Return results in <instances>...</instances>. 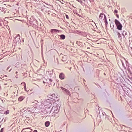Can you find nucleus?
<instances>
[{
  "mask_svg": "<svg viewBox=\"0 0 132 132\" xmlns=\"http://www.w3.org/2000/svg\"><path fill=\"white\" fill-rule=\"evenodd\" d=\"M86 37H87V38L88 39H88V37H87V36H86Z\"/></svg>",
  "mask_w": 132,
  "mask_h": 132,
  "instance_id": "nucleus-34",
  "label": "nucleus"
},
{
  "mask_svg": "<svg viewBox=\"0 0 132 132\" xmlns=\"http://www.w3.org/2000/svg\"><path fill=\"white\" fill-rule=\"evenodd\" d=\"M117 33L118 37L120 39L121 38V34H120L118 32H117Z\"/></svg>",
  "mask_w": 132,
  "mask_h": 132,
  "instance_id": "nucleus-16",
  "label": "nucleus"
},
{
  "mask_svg": "<svg viewBox=\"0 0 132 132\" xmlns=\"http://www.w3.org/2000/svg\"><path fill=\"white\" fill-rule=\"evenodd\" d=\"M116 16H117V17L118 18H119V15H118L117 14H116Z\"/></svg>",
  "mask_w": 132,
  "mask_h": 132,
  "instance_id": "nucleus-27",
  "label": "nucleus"
},
{
  "mask_svg": "<svg viewBox=\"0 0 132 132\" xmlns=\"http://www.w3.org/2000/svg\"><path fill=\"white\" fill-rule=\"evenodd\" d=\"M59 30L56 29H52L51 30V32L52 34H56V32H59Z\"/></svg>",
  "mask_w": 132,
  "mask_h": 132,
  "instance_id": "nucleus-5",
  "label": "nucleus"
},
{
  "mask_svg": "<svg viewBox=\"0 0 132 132\" xmlns=\"http://www.w3.org/2000/svg\"><path fill=\"white\" fill-rule=\"evenodd\" d=\"M5 76L6 77H7V76L6 75H5Z\"/></svg>",
  "mask_w": 132,
  "mask_h": 132,
  "instance_id": "nucleus-37",
  "label": "nucleus"
},
{
  "mask_svg": "<svg viewBox=\"0 0 132 132\" xmlns=\"http://www.w3.org/2000/svg\"><path fill=\"white\" fill-rule=\"evenodd\" d=\"M82 35L84 36H87L86 34L85 33H83L82 34Z\"/></svg>",
  "mask_w": 132,
  "mask_h": 132,
  "instance_id": "nucleus-18",
  "label": "nucleus"
},
{
  "mask_svg": "<svg viewBox=\"0 0 132 132\" xmlns=\"http://www.w3.org/2000/svg\"><path fill=\"white\" fill-rule=\"evenodd\" d=\"M84 0V1L85 2V0Z\"/></svg>",
  "mask_w": 132,
  "mask_h": 132,
  "instance_id": "nucleus-41",
  "label": "nucleus"
},
{
  "mask_svg": "<svg viewBox=\"0 0 132 132\" xmlns=\"http://www.w3.org/2000/svg\"><path fill=\"white\" fill-rule=\"evenodd\" d=\"M10 67V66H9V67H8L7 69V70Z\"/></svg>",
  "mask_w": 132,
  "mask_h": 132,
  "instance_id": "nucleus-30",
  "label": "nucleus"
},
{
  "mask_svg": "<svg viewBox=\"0 0 132 132\" xmlns=\"http://www.w3.org/2000/svg\"><path fill=\"white\" fill-rule=\"evenodd\" d=\"M67 85H65V87H66V86H67Z\"/></svg>",
  "mask_w": 132,
  "mask_h": 132,
  "instance_id": "nucleus-33",
  "label": "nucleus"
},
{
  "mask_svg": "<svg viewBox=\"0 0 132 132\" xmlns=\"http://www.w3.org/2000/svg\"><path fill=\"white\" fill-rule=\"evenodd\" d=\"M43 82H44V83H45V82H44V81H43Z\"/></svg>",
  "mask_w": 132,
  "mask_h": 132,
  "instance_id": "nucleus-42",
  "label": "nucleus"
},
{
  "mask_svg": "<svg viewBox=\"0 0 132 132\" xmlns=\"http://www.w3.org/2000/svg\"><path fill=\"white\" fill-rule=\"evenodd\" d=\"M62 60L63 62H65L67 60V57L64 55L62 56Z\"/></svg>",
  "mask_w": 132,
  "mask_h": 132,
  "instance_id": "nucleus-9",
  "label": "nucleus"
},
{
  "mask_svg": "<svg viewBox=\"0 0 132 132\" xmlns=\"http://www.w3.org/2000/svg\"><path fill=\"white\" fill-rule=\"evenodd\" d=\"M105 16H106L102 13H101L100 14L99 17V20L101 22L105 19Z\"/></svg>",
  "mask_w": 132,
  "mask_h": 132,
  "instance_id": "nucleus-3",
  "label": "nucleus"
},
{
  "mask_svg": "<svg viewBox=\"0 0 132 132\" xmlns=\"http://www.w3.org/2000/svg\"><path fill=\"white\" fill-rule=\"evenodd\" d=\"M0 10H1L2 11L3 10H4V8H3V7H2V8L0 7Z\"/></svg>",
  "mask_w": 132,
  "mask_h": 132,
  "instance_id": "nucleus-21",
  "label": "nucleus"
},
{
  "mask_svg": "<svg viewBox=\"0 0 132 132\" xmlns=\"http://www.w3.org/2000/svg\"><path fill=\"white\" fill-rule=\"evenodd\" d=\"M105 19L104 20V22H105V24L106 25L107 24H108V21L106 16H105Z\"/></svg>",
  "mask_w": 132,
  "mask_h": 132,
  "instance_id": "nucleus-13",
  "label": "nucleus"
},
{
  "mask_svg": "<svg viewBox=\"0 0 132 132\" xmlns=\"http://www.w3.org/2000/svg\"><path fill=\"white\" fill-rule=\"evenodd\" d=\"M77 1H78L80 3H81L82 2V1L81 0H77Z\"/></svg>",
  "mask_w": 132,
  "mask_h": 132,
  "instance_id": "nucleus-20",
  "label": "nucleus"
},
{
  "mask_svg": "<svg viewBox=\"0 0 132 132\" xmlns=\"http://www.w3.org/2000/svg\"><path fill=\"white\" fill-rule=\"evenodd\" d=\"M79 42L78 41H77L76 42V44H78V45L79 44Z\"/></svg>",
  "mask_w": 132,
  "mask_h": 132,
  "instance_id": "nucleus-26",
  "label": "nucleus"
},
{
  "mask_svg": "<svg viewBox=\"0 0 132 132\" xmlns=\"http://www.w3.org/2000/svg\"><path fill=\"white\" fill-rule=\"evenodd\" d=\"M17 76H16V78H17Z\"/></svg>",
  "mask_w": 132,
  "mask_h": 132,
  "instance_id": "nucleus-39",
  "label": "nucleus"
},
{
  "mask_svg": "<svg viewBox=\"0 0 132 132\" xmlns=\"http://www.w3.org/2000/svg\"><path fill=\"white\" fill-rule=\"evenodd\" d=\"M122 35L123 36V37H126L127 36V32L125 31H123Z\"/></svg>",
  "mask_w": 132,
  "mask_h": 132,
  "instance_id": "nucleus-7",
  "label": "nucleus"
},
{
  "mask_svg": "<svg viewBox=\"0 0 132 132\" xmlns=\"http://www.w3.org/2000/svg\"><path fill=\"white\" fill-rule=\"evenodd\" d=\"M71 67H70V70H71Z\"/></svg>",
  "mask_w": 132,
  "mask_h": 132,
  "instance_id": "nucleus-32",
  "label": "nucleus"
},
{
  "mask_svg": "<svg viewBox=\"0 0 132 132\" xmlns=\"http://www.w3.org/2000/svg\"><path fill=\"white\" fill-rule=\"evenodd\" d=\"M59 77L61 79H63L64 78V75L63 73H61L60 74Z\"/></svg>",
  "mask_w": 132,
  "mask_h": 132,
  "instance_id": "nucleus-6",
  "label": "nucleus"
},
{
  "mask_svg": "<svg viewBox=\"0 0 132 132\" xmlns=\"http://www.w3.org/2000/svg\"><path fill=\"white\" fill-rule=\"evenodd\" d=\"M114 22L116 25L117 29L119 30H121L122 26L120 22L117 20L115 19Z\"/></svg>",
  "mask_w": 132,
  "mask_h": 132,
  "instance_id": "nucleus-1",
  "label": "nucleus"
},
{
  "mask_svg": "<svg viewBox=\"0 0 132 132\" xmlns=\"http://www.w3.org/2000/svg\"><path fill=\"white\" fill-rule=\"evenodd\" d=\"M17 76H16V78H17Z\"/></svg>",
  "mask_w": 132,
  "mask_h": 132,
  "instance_id": "nucleus-40",
  "label": "nucleus"
},
{
  "mask_svg": "<svg viewBox=\"0 0 132 132\" xmlns=\"http://www.w3.org/2000/svg\"><path fill=\"white\" fill-rule=\"evenodd\" d=\"M24 89L25 90H26V84H25V86H24Z\"/></svg>",
  "mask_w": 132,
  "mask_h": 132,
  "instance_id": "nucleus-25",
  "label": "nucleus"
},
{
  "mask_svg": "<svg viewBox=\"0 0 132 132\" xmlns=\"http://www.w3.org/2000/svg\"><path fill=\"white\" fill-rule=\"evenodd\" d=\"M3 128H2L0 131V132H3Z\"/></svg>",
  "mask_w": 132,
  "mask_h": 132,
  "instance_id": "nucleus-23",
  "label": "nucleus"
},
{
  "mask_svg": "<svg viewBox=\"0 0 132 132\" xmlns=\"http://www.w3.org/2000/svg\"><path fill=\"white\" fill-rule=\"evenodd\" d=\"M23 99V97L20 96L19 98V101H21Z\"/></svg>",
  "mask_w": 132,
  "mask_h": 132,
  "instance_id": "nucleus-14",
  "label": "nucleus"
},
{
  "mask_svg": "<svg viewBox=\"0 0 132 132\" xmlns=\"http://www.w3.org/2000/svg\"><path fill=\"white\" fill-rule=\"evenodd\" d=\"M60 36L61 39H65V37L64 35H59Z\"/></svg>",
  "mask_w": 132,
  "mask_h": 132,
  "instance_id": "nucleus-10",
  "label": "nucleus"
},
{
  "mask_svg": "<svg viewBox=\"0 0 132 132\" xmlns=\"http://www.w3.org/2000/svg\"><path fill=\"white\" fill-rule=\"evenodd\" d=\"M115 13H117L118 12V11L117 10H115L114 11Z\"/></svg>",
  "mask_w": 132,
  "mask_h": 132,
  "instance_id": "nucleus-24",
  "label": "nucleus"
},
{
  "mask_svg": "<svg viewBox=\"0 0 132 132\" xmlns=\"http://www.w3.org/2000/svg\"><path fill=\"white\" fill-rule=\"evenodd\" d=\"M66 18L67 19H69L68 16L67 15H66Z\"/></svg>",
  "mask_w": 132,
  "mask_h": 132,
  "instance_id": "nucleus-22",
  "label": "nucleus"
},
{
  "mask_svg": "<svg viewBox=\"0 0 132 132\" xmlns=\"http://www.w3.org/2000/svg\"><path fill=\"white\" fill-rule=\"evenodd\" d=\"M18 73V72L17 71L16 72V73Z\"/></svg>",
  "mask_w": 132,
  "mask_h": 132,
  "instance_id": "nucleus-35",
  "label": "nucleus"
},
{
  "mask_svg": "<svg viewBox=\"0 0 132 132\" xmlns=\"http://www.w3.org/2000/svg\"><path fill=\"white\" fill-rule=\"evenodd\" d=\"M54 109V108H52V110H53V109Z\"/></svg>",
  "mask_w": 132,
  "mask_h": 132,
  "instance_id": "nucleus-38",
  "label": "nucleus"
},
{
  "mask_svg": "<svg viewBox=\"0 0 132 132\" xmlns=\"http://www.w3.org/2000/svg\"><path fill=\"white\" fill-rule=\"evenodd\" d=\"M34 132H37V131L36 130H34Z\"/></svg>",
  "mask_w": 132,
  "mask_h": 132,
  "instance_id": "nucleus-29",
  "label": "nucleus"
},
{
  "mask_svg": "<svg viewBox=\"0 0 132 132\" xmlns=\"http://www.w3.org/2000/svg\"><path fill=\"white\" fill-rule=\"evenodd\" d=\"M50 123L49 121H47L45 123V126L46 127H48L50 125Z\"/></svg>",
  "mask_w": 132,
  "mask_h": 132,
  "instance_id": "nucleus-12",
  "label": "nucleus"
},
{
  "mask_svg": "<svg viewBox=\"0 0 132 132\" xmlns=\"http://www.w3.org/2000/svg\"><path fill=\"white\" fill-rule=\"evenodd\" d=\"M36 23L37 24V21H35L32 22L31 24V25L33 27H35L36 26H37V25L36 24Z\"/></svg>",
  "mask_w": 132,
  "mask_h": 132,
  "instance_id": "nucleus-8",
  "label": "nucleus"
},
{
  "mask_svg": "<svg viewBox=\"0 0 132 132\" xmlns=\"http://www.w3.org/2000/svg\"><path fill=\"white\" fill-rule=\"evenodd\" d=\"M27 129H29V128H27Z\"/></svg>",
  "mask_w": 132,
  "mask_h": 132,
  "instance_id": "nucleus-36",
  "label": "nucleus"
},
{
  "mask_svg": "<svg viewBox=\"0 0 132 132\" xmlns=\"http://www.w3.org/2000/svg\"><path fill=\"white\" fill-rule=\"evenodd\" d=\"M17 36L15 38V40H14V42H15L16 43H19L21 42V40L20 39V36Z\"/></svg>",
  "mask_w": 132,
  "mask_h": 132,
  "instance_id": "nucleus-4",
  "label": "nucleus"
},
{
  "mask_svg": "<svg viewBox=\"0 0 132 132\" xmlns=\"http://www.w3.org/2000/svg\"><path fill=\"white\" fill-rule=\"evenodd\" d=\"M1 22H3V21H1L0 20V25H1V24H2V23H1Z\"/></svg>",
  "mask_w": 132,
  "mask_h": 132,
  "instance_id": "nucleus-28",
  "label": "nucleus"
},
{
  "mask_svg": "<svg viewBox=\"0 0 132 132\" xmlns=\"http://www.w3.org/2000/svg\"><path fill=\"white\" fill-rule=\"evenodd\" d=\"M54 109V112L55 113H57L58 112L59 110L57 107H55Z\"/></svg>",
  "mask_w": 132,
  "mask_h": 132,
  "instance_id": "nucleus-11",
  "label": "nucleus"
},
{
  "mask_svg": "<svg viewBox=\"0 0 132 132\" xmlns=\"http://www.w3.org/2000/svg\"><path fill=\"white\" fill-rule=\"evenodd\" d=\"M61 88L63 92L66 95H69V96H70V91L62 87H61Z\"/></svg>",
  "mask_w": 132,
  "mask_h": 132,
  "instance_id": "nucleus-2",
  "label": "nucleus"
},
{
  "mask_svg": "<svg viewBox=\"0 0 132 132\" xmlns=\"http://www.w3.org/2000/svg\"><path fill=\"white\" fill-rule=\"evenodd\" d=\"M49 80L50 81V82L49 83V84H51V82L52 81V80L51 79H49Z\"/></svg>",
  "mask_w": 132,
  "mask_h": 132,
  "instance_id": "nucleus-19",
  "label": "nucleus"
},
{
  "mask_svg": "<svg viewBox=\"0 0 132 132\" xmlns=\"http://www.w3.org/2000/svg\"><path fill=\"white\" fill-rule=\"evenodd\" d=\"M47 97L50 99H52L53 97V94H51V95H48L47 96Z\"/></svg>",
  "mask_w": 132,
  "mask_h": 132,
  "instance_id": "nucleus-15",
  "label": "nucleus"
},
{
  "mask_svg": "<svg viewBox=\"0 0 132 132\" xmlns=\"http://www.w3.org/2000/svg\"><path fill=\"white\" fill-rule=\"evenodd\" d=\"M9 111L7 110L5 112L4 114H7L9 113Z\"/></svg>",
  "mask_w": 132,
  "mask_h": 132,
  "instance_id": "nucleus-17",
  "label": "nucleus"
},
{
  "mask_svg": "<svg viewBox=\"0 0 132 132\" xmlns=\"http://www.w3.org/2000/svg\"><path fill=\"white\" fill-rule=\"evenodd\" d=\"M11 70H12V69H10V70H9V72H10V71H11Z\"/></svg>",
  "mask_w": 132,
  "mask_h": 132,
  "instance_id": "nucleus-31",
  "label": "nucleus"
}]
</instances>
